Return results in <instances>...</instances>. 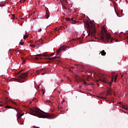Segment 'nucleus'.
Instances as JSON below:
<instances>
[{"mask_svg": "<svg viewBox=\"0 0 128 128\" xmlns=\"http://www.w3.org/2000/svg\"><path fill=\"white\" fill-rule=\"evenodd\" d=\"M30 114L40 118L47 119H54L56 118V116L54 114H50L48 113H42L36 108L30 109Z\"/></svg>", "mask_w": 128, "mask_h": 128, "instance_id": "nucleus-1", "label": "nucleus"}, {"mask_svg": "<svg viewBox=\"0 0 128 128\" xmlns=\"http://www.w3.org/2000/svg\"><path fill=\"white\" fill-rule=\"evenodd\" d=\"M100 38L103 42H110V44H112L113 40H114V38H111L110 34H108L106 30H104V32H102Z\"/></svg>", "mask_w": 128, "mask_h": 128, "instance_id": "nucleus-2", "label": "nucleus"}, {"mask_svg": "<svg viewBox=\"0 0 128 128\" xmlns=\"http://www.w3.org/2000/svg\"><path fill=\"white\" fill-rule=\"evenodd\" d=\"M84 22V26H86L88 28V36L91 34L93 36L96 34V28H95L94 24L92 22L88 23V22Z\"/></svg>", "mask_w": 128, "mask_h": 128, "instance_id": "nucleus-3", "label": "nucleus"}, {"mask_svg": "<svg viewBox=\"0 0 128 128\" xmlns=\"http://www.w3.org/2000/svg\"><path fill=\"white\" fill-rule=\"evenodd\" d=\"M115 74L112 72V80L111 82H109L108 80V76L107 75L104 74H100V81L101 82H102L104 84H108L111 85L112 84L113 82V79L114 77V76Z\"/></svg>", "mask_w": 128, "mask_h": 128, "instance_id": "nucleus-4", "label": "nucleus"}, {"mask_svg": "<svg viewBox=\"0 0 128 128\" xmlns=\"http://www.w3.org/2000/svg\"><path fill=\"white\" fill-rule=\"evenodd\" d=\"M30 56H34V58H34L36 60H38L42 58L41 57H46L48 56V55L46 54V53H44V54H36Z\"/></svg>", "mask_w": 128, "mask_h": 128, "instance_id": "nucleus-5", "label": "nucleus"}, {"mask_svg": "<svg viewBox=\"0 0 128 128\" xmlns=\"http://www.w3.org/2000/svg\"><path fill=\"white\" fill-rule=\"evenodd\" d=\"M66 48V46H61L58 48V50L56 51V56H58L60 54L62 51L64 50Z\"/></svg>", "mask_w": 128, "mask_h": 128, "instance_id": "nucleus-6", "label": "nucleus"}, {"mask_svg": "<svg viewBox=\"0 0 128 128\" xmlns=\"http://www.w3.org/2000/svg\"><path fill=\"white\" fill-rule=\"evenodd\" d=\"M28 76V73L27 72L22 73L21 74L18 76V79L20 80V79H24L26 78Z\"/></svg>", "mask_w": 128, "mask_h": 128, "instance_id": "nucleus-7", "label": "nucleus"}, {"mask_svg": "<svg viewBox=\"0 0 128 128\" xmlns=\"http://www.w3.org/2000/svg\"><path fill=\"white\" fill-rule=\"evenodd\" d=\"M56 58H60V56H56L54 58H48V62H52V60H54V62H59V60H55Z\"/></svg>", "mask_w": 128, "mask_h": 128, "instance_id": "nucleus-8", "label": "nucleus"}, {"mask_svg": "<svg viewBox=\"0 0 128 128\" xmlns=\"http://www.w3.org/2000/svg\"><path fill=\"white\" fill-rule=\"evenodd\" d=\"M65 20H66L67 21L70 22L72 24H75L76 22L74 18H72L70 19V18H65Z\"/></svg>", "mask_w": 128, "mask_h": 128, "instance_id": "nucleus-9", "label": "nucleus"}, {"mask_svg": "<svg viewBox=\"0 0 128 128\" xmlns=\"http://www.w3.org/2000/svg\"><path fill=\"white\" fill-rule=\"evenodd\" d=\"M80 82H82L83 84L85 86H88L89 84H88V83L86 82V80L84 79H80Z\"/></svg>", "mask_w": 128, "mask_h": 128, "instance_id": "nucleus-10", "label": "nucleus"}, {"mask_svg": "<svg viewBox=\"0 0 128 128\" xmlns=\"http://www.w3.org/2000/svg\"><path fill=\"white\" fill-rule=\"evenodd\" d=\"M44 68H42L40 70H38L37 71H36V72H37V74L38 76L41 74V72L42 71H44Z\"/></svg>", "mask_w": 128, "mask_h": 128, "instance_id": "nucleus-11", "label": "nucleus"}, {"mask_svg": "<svg viewBox=\"0 0 128 128\" xmlns=\"http://www.w3.org/2000/svg\"><path fill=\"white\" fill-rule=\"evenodd\" d=\"M101 54V55L102 56H106V53L105 52L104 50H102V51H101L100 54Z\"/></svg>", "mask_w": 128, "mask_h": 128, "instance_id": "nucleus-12", "label": "nucleus"}, {"mask_svg": "<svg viewBox=\"0 0 128 128\" xmlns=\"http://www.w3.org/2000/svg\"><path fill=\"white\" fill-rule=\"evenodd\" d=\"M64 28V27H62V26H60L59 28H56V31H57V32H60V30H62V28Z\"/></svg>", "mask_w": 128, "mask_h": 128, "instance_id": "nucleus-13", "label": "nucleus"}, {"mask_svg": "<svg viewBox=\"0 0 128 128\" xmlns=\"http://www.w3.org/2000/svg\"><path fill=\"white\" fill-rule=\"evenodd\" d=\"M78 68H81L82 70H86V67L84 66V65H80Z\"/></svg>", "mask_w": 128, "mask_h": 128, "instance_id": "nucleus-14", "label": "nucleus"}, {"mask_svg": "<svg viewBox=\"0 0 128 128\" xmlns=\"http://www.w3.org/2000/svg\"><path fill=\"white\" fill-rule=\"evenodd\" d=\"M62 4L66 5V4H68V0H63V2H61V4Z\"/></svg>", "mask_w": 128, "mask_h": 128, "instance_id": "nucleus-15", "label": "nucleus"}, {"mask_svg": "<svg viewBox=\"0 0 128 128\" xmlns=\"http://www.w3.org/2000/svg\"><path fill=\"white\" fill-rule=\"evenodd\" d=\"M83 38H82V37L79 38H78V40L79 42H80V44L82 43V39H83Z\"/></svg>", "mask_w": 128, "mask_h": 128, "instance_id": "nucleus-16", "label": "nucleus"}, {"mask_svg": "<svg viewBox=\"0 0 128 128\" xmlns=\"http://www.w3.org/2000/svg\"><path fill=\"white\" fill-rule=\"evenodd\" d=\"M24 114H17V118H18V119L20 118V117L22 116Z\"/></svg>", "mask_w": 128, "mask_h": 128, "instance_id": "nucleus-17", "label": "nucleus"}, {"mask_svg": "<svg viewBox=\"0 0 128 128\" xmlns=\"http://www.w3.org/2000/svg\"><path fill=\"white\" fill-rule=\"evenodd\" d=\"M50 17L49 13L48 12L47 10H46V18H48Z\"/></svg>", "mask_w": 128, "mask_h": 128, "instance_id": "nucleus-18", "label": "nucleus"}, {"mask_svg": "<svg viewBox=\"0 0 128 128\" xmlns=\"http://www.w3.org/2000/svg\"><path fill=\"white\" fill-rule=\"evenodd\" d=\"M28 38V34H25L24 36V39L26 40V39Z\"/></svg>", "mask_w": 128, "mask_h": 128, "instance_id": "nucleus-19", "label": "nucleus"}, {"mask_svg": "<svg viewBox=\"0 0 128 128\" xmlns=\"http://www.w3.org/2000/svg\"><path fill=\"white\" fill-rule=\"evenodd\" d=\"M122 108L125 109L126 110H128V107L126 106H122Z\"/></svg>", "mask_w": 128, "mask_h": 128, "instance_id": "nucleus-20", "label": "nucleus"}, {"mask_svg": "<svg viewBox=\"0 0 128 128\" xmlns=\"http://www.w3.org/2000/svg\"><path fill=\"white\" fill-rule=\"evenodd\" d=\"M62 4V8H64V10H66V6H65L66 4Z\"/></svg>", "mask_w": 128, "mask_h": 128, "instance_id": "nucleus-21", "label": "nucleus"}, {"mask_svg": "<svg viewBox=\"0 0 128 128\" xmlns=\"http://www.w3.org/2000/svg\"><path fill=\"white\" fill-rule=\"evenodd\" d=\"M117 78H118V75H116V76H115V78H114V81L115 82L116 81Z\"/></svg>", "mask_w": 128, "mask_h": 128, "instance_id": "nucleus-22", "label": "nucleus"}, {"mask_svg": "<svg viewBox=\"0 0 128 128\" xmlns=\"http://www.w3.org/2000/svg\"><path fill=\"white\" fill-rule=\"evenodd\" d=\"M21 60H22V61H23V64H24L25 61H26L25 60H24V58H21Z\"/></svg>", "mask_w": 128, "mask_h": 128, "instance_id": "nucleus-23", "label": "nucleus"}, {"mask_svg": "<svg viewBox=\"0 0 128 128\" xmlns=\"http://www.w3.org/2000/svg\"><path fill=\"white\" fill-rule=\"evenodd\" d=\"M6 108H12L10 106H9L8 105H6Z\"/></svg>", "mask_w": 128, "mask_h": 128, "instance_id": "nucleus-24", "label": "nucleus"}, {"mask_svg": "<svg viewBox=\"0 0 128 128\" xmlns=\"http://www.w3.org/2000/svg\"><path fill=\"white\" fill-rule=\"evenodd\" d=\"M18 52H19V54H20V50H15L16 53H18Z\"/></svg>", "mask_w": 128, "mask_h": 128, "instance_id": "nucleus-25", "label": "nucleus"}, {"mask_svg": "<svg viewBox=\"0 0 128 128\" xmlns=\"http://www.w3.org/2000/svg\"><path fill=\"white\" fill-rule=\"evenodd\" d=\"M30 46H31L32 48H35L36 46L35 45H33V44H30Z\"/></svg>", "mask_w": 128, "mask_h": 128, "instance_id": "nucleus-26", "label": "nucleus"}, {"mask_svg": "<svg viewBox=\"0 0 128 128\" xmlns=\"http://www.w3.org/2000/svg\"><path fill=\"white\" fill-rule=\"evenodd\" d=\"M75 66H77V68H78V66H80V64H75Z\"/></svg>", "mask_w": 128, "mask_h": 128, "instance_id": "nucleus-27", "label": "nucleus"}, {"mask_svg": "<svg viewBox=\"0 0 128 128\" xmlns=\"http://www.w3.org/2000/svg\"><path fill=\"white\" fill-rule=\"evenodd\" d=\"M24 42H20V44L21 45V46H22L24 44Z\"/></svg>", "mask_w": 128, "mask_h": 128, "instance_id": "nucleus-28", "label": "nucleus"}, {"mask_svg": "<svg viewBox=\"0 0 128 128\" xmlns=\"http://www.w3.org/2000/svg\"><path fill=\"white\" fill-rule=\"evenodd\" d=\"M54 53H52V54H50V57L52 56H54Z\"/></svg>", "mask_w": 128, "mask_h": 128, "instance_id": "nucleus-29", "label": "nucleus"}, {"mask_svg": "<svg viewBox=\"0 0 128 128\" xmlns=\"http://www.w3.org/2000/svg\"><path fill=\"white\" fill-rule=\"evenodd\" d=\"M42 32V28H40L39 29V30H38V32Z\"/></svg>", "mask_w": 128, "mask_h": 128, "instance_id": "nucleus-30", "label": "nucleus"}, {"mask_svg": "<svg viewBox=\"0 0 128 128\" xmlns=\"http://www.w3.org/2000/svg\"><path fill=\"white\" fill-rule=\"evenodd\" d=\"M46 102H48V103H51V101H50L49 100H46Z\"/></svg>", "mask_w": 128, "mask_h": 128, "instance_id": "nucleus-31", "label": "nucleus"}, {"mask_svg": "<svg viewBox=\"0 0 128 128\" xmlns=\"http://www.w3.org/2000/svg\"><path fill=\"white\" fill-rule=\"evenodd\" d=\"M62 107H60V106H58V110H60V109H62Z\"/></svg>", "mask_w": 128, "mask_h": 128, "instance_id": "nucleus-32", "label": "nucleus"}, {"mask_svg": "<svg viewBox=\"0 0 128 128\" xmlns=\"http://www.w3.org/2000/svg\"><path fill=\"white\" fill-rule=\"evenodd\" d=\"M113 4H114V6H115V4H116V3L115 2H113Z\"/></svg>", "mask_w": 128, "mask_h": 128, "instance_id": "nucleus-33", "label": "nucleus"}, {"mask_svg": "<svg viewBox=\"0 0 128 128\" xmlns=\"http://www.w3.org/2000/svg\"><path fill=\"white\" fill-rule=\"evenodd\" d=\"M46 74V72L42 73V75L43 76Z\"/></svg>", "mask_w": 128, "mask_h": 128, "instance_id": "nucleus-34", "label": "nucleus"}, {"mask_svg": "<svg viewBox=\"0 0 128 128\" xmlns=\"http://www.w3.org/2000/svg\"><path fill=\"white\" fill-rule=\"evenodd\" d=\"M102 98L106 99V98H105V97H104V96H102Z\"/></svg>", "mask_w": 128, "mask_h": 128, "instance_id": "nucleus-35", "label": "nucleus"}, {"mask_svg": "<svg viewBox=\"0 0 128 128\" xmlns=\"http://www.w3.org/2000/svg\"><path fill=\"white\" fill-rule=\"evenodd\" d=\"M15 80H16L19 81V80H18V79H17L16 78Z\"/></svg>", "mask_w": 128, "mask_h": 128, "instance_id": "nucleus-36", "label": "nucleus"}, {"mask_svg": "<svg viewBox=\"0 0 128 128\" xmlns=\"http://www.w3.org/2000/svg\"><path fill=\"white\" fill-rule=\"evenodd\" d=\"M92 36V37H94L95 38H95V36H92V34H91ZM94 36H95V34H94Z\"/></svg>", "mask_w": 128, "mask_h": 128, "instance_id": "nucleus-37", "label": "nucleus"}, {"mask_svg": "<svg viewBox=\"0 0 128 128\" xmlns=\"http://www.w3.org/2000/svg\"><path fill=\"white\" fill-rule=\"evenodd\" d=\"M118 40H115V42H118Z\"/></svg>", "mask_w": 128, "mask_h": 128, "instance_id": "nucleus-38", "label": "nucleus"}, {"mask_svg": "<svg viewBox=\"0 0 128 128\" xmlns=\"http://www.w3.org/2000/svg\"><path fill=\"white\" fill-rule=\"evenodd\" d=\"M64 112H60V113L62 114H64Z\"/></svg>", "mask_w": 128, "mask_h": 128, "instance_id": "nucleus-39", "label": "nucleus"}, {"mask_svg": "<svg viewBox=\"0 0 128 128\" xmlns=\"http://www.w3.org/2000/svg\"><path fill=\"white\" fill-rule=\"evenodd\" d=\"M41 84H40L39 86H38V88H40V86Z\"/></svg>", "mask_w": 128, "mask_h": 128, "instance_id": "nucleus-40", "label": "nucleus"}, {"mask_svg": "<svg viewBox=\"0 0 128 128\" xmlns=\"http://www.w3.org/2000/svg\"><path fill=\"white\" fill-rule=\"evenodd\" d=\"M64 101H62V102H61V103H62V104H63V103H64Z\"/></svg>", "mask_w": 128, "mask_h": 128, "instance_id": "nucleus-41", "label": "nucleus"}, {"mask_svg": "<svg viewBox=\"0 0 128 128\" xmlns=\"http://www.w3.org/2000/svg\"><path fill=\"white\" fill-rule=\"evenodd\" d=\"M24 18H21V20H24Z\"/></svg>", "mask_w": 128, "mask_h": 128, "instance_id": "nucleus-42", "label": "nucleus"}, {"mask_svg": "<svg viewBox=\"0 0 128 128\" xmlns=\"http://www.w3.org/2000/svg\"><path fill=\"white\" fill-rule=\"evenodd\" d=\"M14 104H16V103L14 102H12Z\"/></svg>", "mask_w": 128, "mask_h": 128, "instance_id": "nucleus-43", "label": "nucleus"}, {"mask_svg": "<svg viewBox=\"0 0 128 128\" xmlns=\"http://www.w3.org/2000/svg\"><path fill=\"white\" fill-rule=\"evenodd\" d=\"M10 51H12V50H10Z\"/></svg>", "mask_w": 128, "mask_h": 128, "instance_id": "nucleus-44", "label": "nucleus"}, {"mask_svg": "<svg viewBox=\"0 0 128 128\" xmlns=\"http://www.w3.org/2000/svg\"><path fill=\"white\" fill-rule=\"evenodd\" d=\"M26 0H24V2H25Z\"/></svg>", "mask_w": 128, "mask_h": 128, "instance_id": "nucleus-45", "label": "nucleus"}, {"mask_svg": "<svg viewBox=\"0 0 128 128\" xmlns=\"http://www.w3.org/2000/svg\"><path fill=\"white\" fill-rule=\"evenodd\" d=\"M68 80H70V78H68Z\"/></svg>", "mask_w": 128, "mask_h": 128, "instance_id": "nucleus-46", "label": "nucleus"}, {"mask_svg": "<svg viewBox=\"0 0 128 128\" xmlns=\"http://www.w3.org/2000/svg\"><path fill=\"white\" fill-rule=\"evenodd\" d=\"M14 109H15L16 110V108H14Z\"/></svg>", "mask_w": 128, "mask_h": 128, "instance_id": "nucleus-47", "label": "nucleus"}, {"mask_svg": "<svg viewBox=\"0 0 128 128\" xmlns=\"http://www.w3.org/2000/svg\"><path fill=\"white\" fill-rule=\"evenodd\" d=\"M36 44H37V42H36Z\"/></svg>", "mask_w": 128, "mask_h": 128, "instance_id": "nucleus-48", "label": "nucleus"}, {"mask_svg": "<svg viewBox=\"0 0 128 128\" xmlns=\"http://www.w3.org/2000/svg\"><path fill=\"white\" fill-rule=\"evenodd\" d=\"M30 104H32V102H30Z\"/></svg>", "mask_w": 128, "mask_h": 128, "instance_id": "nucleus-49", "label": "nucleus"}, {"mask_svg": "<svg viewBox=\"0 0 128 128\" xmlns=\"http://www.w3.org/2000/svg\"><path fill=\"white\" fill-rule=\"evenodd\" d=\"M123 77V76H122V78Z\"/></svg>", "mask_w": 128, "mask_h": 128, "instance_id": "nucleus-50", "label": "nucleus"}, {"mask_svg": "<svg viewBox=\"0 0 128 128\" xmlns=\"http://www.w3.org/2000/svg\"><path fill=\"white\" fill-rule=\"evenodd\" d=\"M18 82H22L18 81Z\"/></svg>", "mask_w": 128, "mask_h": 128, "instance_id": "nucleus-51", "label": "nucleus"}, {"mask_svg": "<svg viewBox=\"0 0 128 128\" xmlns=\"http://www.w3.org/2000/svg\"><path fill=\"white\" fill-rule=\"evenodd\" d=\"M18 82H22L18 81Z\"/></svg>", "mask_w": 128, "mask_h": 128, "instance_id": "nucleus-52", "label": "nucleus"}, {"mask_svg": "<svg viewBox=\"0 0 128 128\" xmlns=\"http://www.w3.org/2000/svg\"><path fill=\"white\" fill-rule=\"evenodd\" d=\"M120 104H121V103H120Z\"/></svg>", "mask_w": 128, "mask_h": 128, "instance_id": "nucleus-53", "label": "nucleus"}, {"mask_svg": "<svg viewBox=\"0 0 128 128\" xmlns=\"http://www.w3.org/2000/svg\"><path fill=\"white\" fill-rule=\"evenodd\" d=\"M120 104H121V103H120Z\"/></svg>", "mask_w": 128, "mask_h": 128, "instance_id": "nucleus-54", "label": "nucleus"}, {"mask_svg": "<svg viewBox=\"0 0 128 128\" xmlns=\"http://www.w3.org/2000/svg\"><path fill=\"white\" fill-rule=\"evenodd\" d=\"M56 0L58 1V0Z\"/></svg>", "mask_w": 128, "mask_h": 128, "instance_id": "nucleus-55", "label": "nucleus"}]
</instances>
